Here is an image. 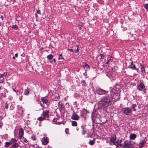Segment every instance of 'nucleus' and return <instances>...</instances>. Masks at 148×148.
Returning <instances> with one entry per match:
<instances>
[{"label":"nucleus","mask_w":148,"mask_h":148,"mask_svg":"<svg viewBox=\"0 0 148 148\" xmlns=\"http://www.w3.org/2000/svg\"><path fill=\"white\" fill-rule=\"evenodd\" d=\"M112 95L110 94L106 95L99 102V105L103 108H107L109 106L110 103L112 101Z\"/></svg>","instance_id":"1"},{"label":"nucleus","mask_w":148,"mask_h":148,"mask_svg":"<svg viewBox=\"0 0 148 148\" xmlns=\"http://www.w3.org/2000/svg\"><path fill=\"white\" fill-rule=\"evenodd\" d=\"M133 142L131 140H125L121 146H122V147H123L124 148H130L133 146Z\"/></svg>","instance_id":"2"},{"label":"nucleus","mask_w":148,"mask_h":148,"mask_svg":"<svg viewBox=\"0 0 148 148\" xmlns=\"http://www.w3.org/2000/svg\"><path fill=\"white\" fill-rule=\"evenodd\" d=\"M96 91L98 94L100 95L108 94V91L103 90L99 88H97Z\"/></svg>","instance_id":"3"},{"label":"nucleus","mask_w":148,"mask_h":148,"mask_svg":"<svg viewBox=\"0 0 148 148\" xmlns=\"http://www.w3.org/2000/svg\"><path fill=\"white\" fill-rule=\"evenodd\" d=\"M122 111L124 114L126 115H129L132 112V110L129 108L126 107L123 109Z\"/></svg>","instance_id":"4"},{"label":"nucleus","mask_w":148,"mask_h":148,"mask_svg":"<svg viewBox=\"0 0 148 148\" xmlns=\"http://www.w3.org/2000/svg\"><path fill=\"white\" fill-rule=\"evenodd\" d=\"M145 86L144 84L140 82L138 84L137 86V88L140 91H141L145 88Z\"/></svg>","instance_id":"5"},{"label":"nucleus","mask_w":148,"mask_h":148,"mask_svg":"<svg viewBox=\"0 0 148 148\" xmlns=\"http://www.w3.org/2000/svg\"><path fill=\"white\" fill-rule=\"evenodd\" d=\"M146 143V140L145 139L140 141L138 145L139 148H143L145 146Z\"/></svg>","instance_id":"6"},{"label":"nucleus","mask_w":148,"mask_h":148,"mask_svg":"<svg viewBox=\"0 0 148 148\" xmlns=\"http://www.w3.org/2000/svg\"><path fill=\"white\" fill-rule=\"evenodd\" d=\"M141 69V75L143 76H145L146 74V72L145 70V66L143 64H140Z\"/></svg>","instance_id":"7"},{"label":"nucleus","mask_w":148,"mask_h":148,"mask_svg":"<svg viewBox=\"0 0 148 148\" xmlns=\"http://www.w3.org/2000/svg\"><path fill=\"white\" fill-rule=\"evenodd\" d=\"M110 141L113 143V145H115L116 144V137L115 136H112L110 138Z\"/></svg>","instance_id":"8"},{"label":"nucleus","mask_w":148,"mask_h":148,"mask_svg":"<svg viewBox=\"0 0 148 148\" xmlns=\"http://www.w3.org/2000/svg\"><path fill=\"white\" fill-rule=\"evenodd\" d=\"M88 113V112L86 109H84L81 111L80 115L83 117L86 116V114Z\"/></svg>","instance_id":"9"},{"label":"nucleus","mask_w":148,"mask_h":148,"mask_svg":"<svg viewBox=\"0 0 148 148\" xmlns=\"http://www.w3.org/2000/svg\"><path fill=\"white\" fill-rule=\"evenodd\" d=\"M79 118V116L75 113H74L71 116V118L74 120H78Z\"/></svg>","instance_id":"10"},{"label":"nucleus","mask_w":148,"mask_h":148,"mask_svg":"<svg viewBox=\"0 0 148 148\" xmlns=\"http://www.w3.org/2000/svg\"><path fill=\"white\" fill-rule=\"evenodd\" d=\"M41 99L43 103H45L46 104L47 106H48V100L47 99L46 97H41Z\"/></svg>","instance_id":"11"},{"label":"nucleus","mask_w":148,"mask_h":148,"mask_svg":"<svg viewBox=\"0 0 148 148\" xmlns=\"http://www.w3.org/2000/svg\"><path fill=\"white\" fill-rule=\"evenodd\" d=\"M42 143L43 145H46L48 143V139L47 137H44L41 140Z\"/></svg>","instance_id":"12"},{"label":"nucleus","mask_w":148,"mask_h":148,"mask_svg":"<svg viewBox=\"0 0 148 148\" xmlns=\"http://www.w3.org/2000/svg\"><path fill=\"white\" fill-rule=\"evenodd\" d=\"M49 110H46L44 111L41 114V116H43L45 117H48L49 115Z\"/></svg>","instance_id":"13"},{"label":"nucleus","mask_w":148,"mask_h":148,"mask_svg":"<svg viewBox=\"0 0 148 148\" xmlns=\"http://www.w3.org/2000/svg\"><path fill=\"white\" fill-rule=\"evenodd\" d=\"M137 137V135L134 134H132L130 136V138L131 140H134L136 139Z\"/></svg>","instance_id":"14"},{"label":"nucleus","mask_w":148,"mask_h":148,"mask_svg":"<svg viewBox=\"0 0 148 148\" xmlns=\"http://www.w3.org/2000/svg\"><path fill=\"white\" fill-rule=\"evenodd\" d=\"M137 105L136 104H132L131 105V108L130 109L131 110H133L134 111L136 112V108L137 107Z\"/></svg>","instance_id":"15"},{"label":"nucleus","mask_w":148,"mask_h":148,"mask_svg":"<svg viewBox=\"0 0 148 148\" xmlns=\"http://www.w3.org/2000/svg\"><path fill=\"white\" fill-rule=\"evenodd\" d=\"M129 67L133 69H135L137 70H138V69L136 68L135 65L133 64V62H131V65L129 66Z\"/></svg>","instance_id":"16"},{"label":"nucleus","mask_w":148,"mask_h":148,"mask_svg":"<svg viewBox=\"0 0 148 148\" xmlns=\"http://www.w3.org/2000/svg\"><path fill=\"white\" fill-rule=\"evenodd\" d=\"M83 66L85 71H87L89 69V66L88 64H85L83 65Z\"/></svg>","instance_id":"17"},{"label":"nucleus","mask_w":148,"mask_h":148,"mask_svg":"<svg viewBox=\"0 0 148 148\" xmlns=\"http://www.w3.org/2000/svg\"><path fill=\"white\" fill-rule=\"evenodd\" d=\"M23 134V131L22 128L19 130V136L20 137H21Z\"/></svg>","instance_id":"18"},{"label":"nucleus","mask_w":148,"mask_h":148,"mask_svg":"<svg viewBox=\"0 0 148 148\" xmlns=\"http://www.w3.org/2000/svg\"><path fill=\"white\" fill-rule=\"evenodd\" d=\"M83 24L81 22H79L78 23V24L77 25V26L79 27V30H81L82 29V27H83Z\"/></svg>","instance_id":"19"},{"label":"nucleus","mask_w":148,"mask_h":148,"mask_svg":"<svg viewBox=\"0 0 148 148\" xmlns=\"http://www.w3.org/2000/svg\"><path fill=\"white\" fill-rule=\"evenodd\" d=\"M58 59L59 60H60V62H62L64 61V58L61 54L59 55Z\"/></svg>","instance_id":"20"},{"label":"nucleus","mask_w":148,"mask_h":148,"mask_svg":"<svg viewBox=\"0 0 148 148\" xmlns=\"http://www.w3.org/2000/svg\"><path fill=\"white\" fill-rule=\"evenodd\" d=\"M45 119V116H42L38 118L37 120L40 121H42L44 120Z\"/></svg>","instance_id":"21"},{"label":"nucleus","mask_w":148,"mask_h":148,"mask_svg":"<svg viewBox=\"0 0 148 148\" xmlns=\"http://www.w3.org/2000/svg\"><path fill=\"white\" fill-rule=\"evenodd\" d=\"M11 143L10 142H6L5 143V145L4 146L5 147H9V146L11 145Z\"/></svg>","instance_id":"22"},{"label":"nucleus","mask_w":148,"mask_h":148,"mask_svg":"<svg viewBox=\"0 0 148 148\" xmlns=\"http://www.w3.org/2000/svg\"><path fill=\"white\" fill-rule=\"evenodd\" d=\"M71 125L73 126H76L77 125V123L76 121H73L71 122Z\"/></svg>","instance_id":"23"},{"label":"nucleus","mask_w":148,"mask_h":148,"mask_svg":"<svg viewBox=\"0 0 148 148\" xmlns=\"http://www.w3.org/2000/svg\"><path fill=\"white\" fill-rule=\"evenodd\" d=\"M53 56L51 54L48 55L47 57L48 60H51L53 58Z\"/></svg>","instance_id":"24"},{"label":"nucleus","mask_w":148,"mask_h":148,"mask_svg":"<svg viewBox=\"0 0 148 148\" xmlns=\"http://www.w3.org/2000/svg\"><path fill=\"white\" fill-rule=\"evenodd\" d=\"M10 142L11 143V144H12L15 143H16L17 141L16 139L12 138Z\"/></svg>","instance_id":"25"},{"label":"nucleus","mask_w":148,"mask_h":148,"mask_svg":"<svg viewBox=\"0 0 148 148\" xmlns=\"http://www.w3.org/2000/svg\"><path fill=\"white\" fill-rule=\"evenodd\" d=\"M81 83L83 86H86V84L85 80H81Z\"/></svg>","instance_id":"26"},{"label":"nucleus","mask_w":148,"mask_h":148,"mask_svg":"<svg viewBox=\"0 0 148 148\" xmlns=\"http://www.w3.org/2000/svg\"><path fill=\"white\" fill-rule=\"evenodd\" d=\"M95 143V141L94 140H90V141L89 142V143L90 145H93Z\"/></svg>","instance_id":"27"},{"label":"nucleus","mask_w":148,"mask_h":148,"mask_svg":"<svg viewBox=\"0 0 148 148\" xmlns=\"http://www.w3.org/2000/svg\"><path fill=\"white\" fill-rule=\"evenodd\" d=\"M107 60H108V62H112L113 60V58L110 56L108 58Z\"/></svg>","instance_id":"28"},{"label":"nucleus","mask_w":148,"mask_h":148,"mask_svg":"<svg viewBox=\"0 0 148 148\" xmlns=\"http://www.w3.org/2000/svg\"><path fill=\"white\" fill-rule=\"evenodd\" d=\"M12 27L15 30H17L18 28V26L16 25H13Z\"/></svg>","instance_id":"29"},{"label":"nucleus","mask_w":148,"mask_h":148,"mask_svg":"<svg viewBox=\"0 0 148 148\" xmlns=\"http://www.w3.org/2000/svg\"><path fill=\"white\" fill-rule=\"evenodd\" d=\"M18 144L16 143L14 144H13L12 146V148H15L16 147H18Z\"/></svg>","instance_id":"30"},{"label":"nucleus","mask_w":148,"mask_h":148,"mask_svg":"<svg viewBox=\"0 0 148 148\" xmlns=\"http://www.w3.org/2000/svg\"><path fill=\"white\" fill-rule=\"evenodd\" d=\"M144 7L146 9H148V4L145 3L144 4Z\"/></svg>","instance_id":"31"},{"label":"nucleus","mask_w":148,"mask_h":148,"mask_svg":"<svg viewBox=\"0 0 148 148\" xmlns=\"http://www.w3.org/2000/svg\"><path fill=\"white\" fill-rule=\"evenodd\" d=\"M56 59H53L52 61H50L49 62L51 64H53V63H55L56 62Z\"/></svg>","instance_id":"32"},{"label":"nucleus","mask_w":148,"mask_h":148,"mask_svg":"<svg viewBox=\"0 0 148 148\" xmlns=\"http://www.w3.org/2000/svg\"><path fill=\"white\" fill-rule=\"evenodd\" d=\"M115 95H116V96H117V97L115 100L116 101H117L119 99V94L117 93L116 95V94H115Z\"/></svg>","instance_id":"33"},{"label":"nucleus","mask_w":148,"mask_h":148,"mask_svg":"<svg viewBox=\"0 0 148 148\" xmlns=\"http://www.w3.org/2000/svg\"><path fill=\"white\" fill-rule=\"evenodd\" d=\"M31 138L33 140H36V138H35V136L34 135H32V136L31 137Z\"/></svg>","instance_id":"34"},{"label":"nucleus","mask_w":148,"mask_h":148,"mask_svg":"<svg viewBox=\"0 0 148 148\" xmlns=\"http://www.w3.org/2000/svg\"><path fill=\"white\" fill-rule=\"evenodd\" d=\"M76 46L77 47L76 50L75 51L76 52H77L78 53V52H79V47H78V45H76Z\"/></svg>","instance_id":"35"},{"label":"nucleus","mask_w":148,"mask_h":148,"mask_svg":"<svg viewBox=\"0 0 148 148\" xmlns=\"http://www.w3.org/2000/svg\"><path fill=\"white\" fill-rule=\"evenodd\" d=\"M69 130L68 128H66L65 130V132L66 134H69Z\"/></svg>","instance_id":"36"},{"label":"nucleus","mask_w":148,"mask_h":148,"mask_svg":"<svg viewBox=\"0 0 148 148\" xmlns=\"http://www.w3.org/2000/svg\"><path fill=\"white\" fill-rule=\"evenodd\" d=\"M25 92L24 93V94H25V95H28V90L27 89H25Z\"/></svg>","instance_id":"37"},{"label":"nucleus","mask_w":148,"mask_h":148,"mask_svg":"<svg viewBox=\"0 0 148 148\" xmlns=\"http://www.w3.org/2000/svg\"><path fill=\"white\" fill-rule=\"evenodd\" d=\"M67 50L70 51L71 52H73V51H75V50H73V49H71L68 48L67 49Z\"/></svg>","instance_id":"38"},{"label":"nucleus","mask_w":148,"mask_h":148,"mask_svg":"<svg viewBox=\"0 0 148 148\" xmlns=\"http://www.w3.org/2000/svg\"><path fill=\"white\" fill-rule=\"evenodd\" d=\"M8 105H7V103H5L4 105L5 108L6 109H8Z\"/></svg>","instance_id":"39"},{"label":"nucleus","mask_w":148,"mask_h":148,"mask_svg":"<svg viewBox=\"0 0 148 148\" xmlns=\"http://www.w3.org/2000/svg\"><path fill=\"white\" fill-rule=\"evenodd\" d=\"M0 81H1V83H3L4 82V78L3 77L1 78Z\"/></svg>","instance_id":"40"},{"label":"nucleus","mask_w":148,"mask_h":148,"mask_svg":"<svg viewBox=\"0 0 148 148\" xmlns=\"http://www.w3.org/2000/svg\"><path fill=\"white\" fill-rule=\"evenodd\" d=\"M99 56H101L100 58H103L104 57V56L103 55H102L101 54H100Z\"/></svg>","instance_id":"41"},{"label":"nucleus","mask_w":148,"mask_h":148,"mask_svg":"<svg viewBox=\"0 0 148 148\" xmlns=\"http://www.w3.org/2000/svg\"><path fill=\"white\" fill-rule=\"evenodd\" d=\"M86 133V131L84 130V129H83V130H82V133L83 134H84Z\"/></svg>","instance_id":"42"},{"label":"nucleus","mask_w":148,"mask_h":148,"mask_svg":"<svg viewBox=\"0 0 148 148\" xmlns=\"http://www.w3.org/2000/svg\"><path fill=\"white\" fill-rule=\"evenodd\" d=\"M37 14H39L40 15L41 14V12H40V10H37Z\"/></svg>","instance_id":"43"},{"label":"nucleus","mask_w":148,"mask_h":148,"mask_svg":"<svg viewBox=\"0 0 148 148\" xmlns=\"http://www.w3.org/2000/svg\"><path fill=\"white\" fill-rule=\"evenodd\" d=\"M95 116V114L94 113H92V118H94V117Z\"/></svg>","instance_id":"44"},{"label":"nucleus","mask_w":148,"mask_h":148,"mask_svg":"<svg viewBox=\"0 0 148 148\" xmlns=\"http://www.w3.org/2000/svg\"><path fill=\"white\" fill-rule=\"evenodd\" d=\"M1 18L2 20H3V17L1 15H0V19Z\"/></svg>","instance_id":"45"},{"label":"nucleus","mask_w":148,"mask_h":148,"mask_svg":"<svg viewBox=\"0 0 148 148\" xmlns=\"http://www.w3.org/2000/svg\"><path fill=\"white\" fill-rule=\"evenodd\" d=\"M23 141L26 143H27V142H28V141L25 138L24 139V140H23Z\"/></svg>","instance_id":"46"},{"label":"nucleus","mask_w":148,"mask_h":148,"mask_svg":"<svg viewBox=\"0 0 148 148\" xmlns=\"http://www.w3.org/2000/svg\"><path fill=\"white\" fill-rule=\"evenodd\" d=\"M4 76H5L7 75V73L6 72H5L4 73Z\"/></svg>","instance_id":"47"},{"label":"nucleus","mask_w":148,"mask_h":148,"mask_svg":"<svg viewBox=\"0 0 148 148\" xmlns=\"http://www.w3.org/2000/svg\"><path fill=\"white\" fill-rule=\"evenodd\" d=\"M18 56V53H16L15 54V56L16 57H17Z\"/></svg>","instance_id":"48"},{"label":"nucleus","mask_w":148,"mask_h":148,"mask_svg":"<svg viewBox=\"0 0 148 148\" xmlns=\"http://www.w3.org/2000/svg\"><path fill=\"white\" fill-rule=\"evenodd\" d=\"M5 103H7V105H8L10 104V103L8 101H7Z\"/></svg>","instance_id":"49"},{"label":"nucleus","mask_w":148,"mask_h":148,"mask_svg":"<svg viewBox=\"0 0 148 148\" xmlns=\"http://www.w3.org/2000/svg\"><path fill=\"white\" fill-rule=\"evenodd\" d=\"M3 89V87L2 86H0V89L2 90Z\"/></svg>","instance_id":"50"},{"label":"nucleus","mask_w":148,"mask_h":148,"mask_svg":"<svg viewBox=\"0 0 148 148\" xmlns=\"http://www.w3.org/2000/svg\"><path fill=\"white\" fill-rule=\"evenodd\" d=\"M132 84L134 85V86H136V84L135 83H134Z\"/></svg>","instance_id":"51"},{"label":"nucleus","mask_w":148,"mask_h":148,"mask_svg":"<svg viewBox=\"0 0 148 148\" xmlns=\"http://www.w3.org/2000/svg\"><path fill=\"white\" fill-rule=\"evenodd\" d=\"M130 148H135L134 145L132 146V147H130Z\"/></svg>","instance_id":"52"},{"label":"nucleus","mask_w":148,"mask_h":148,"mask_svg":"<svg viewBox=\"0 0 148 148\" xmlns=\"http://www.w3.org/2000/svg\"><path fill=\"white\" fill-rule=\"evenodd\" d=\"M22 97H23V96H21V98H20V100L21 101H22Z\"/></svg>","instance_id":"53"},{"label":"nucleus","mask_w":148,"mask_h":148,"mask_svg":"<svg viewBox=\"0 0 148 148\" xmlns=\"http://www.w3.org/2000/svg\"><path fill=\"white\" fill-rule=\"evenodd\" d=\"M2 77H2V75H1V74H0V78H1Z\"/></svg>","instance_id":"54"},{"label":"nucleus","mask_w":148,"mask_h":148,"mask_svg":"<svg viewBox=\"0 0 148 148\" xmlns=\"http://www.w3.org/2000/svg\"><path fill=\"white\" fill-rule=\"evenodd\" d=\"M110 62H108V61L106 63V64H108V63Z\"/></svg>","instance_id":"55"},{"label":"nucleus","mask_w":148,"mask_h":148,"mask_svg":"<svg viewBox=\"0 0 148 148\" xmlns=\"http://www.w3.org/2000/svg\"><path fill=\"white\" fill-rule=\"evenodd\" d=\"M1 75H2V77H3V76H4V73L3 74H1Z\"/></svg>","instance_id":"56"},{"label":"nucleus","mask_w":148,"mask_h":148,"mask_svg":"<svg viewBox=\"0 0 148 148\" xmlns=\"http://www.w3.org/2000/svg\"><path fill=\"white\" fill-rule=\"evenodd\" d=\"M13 59H15V57L14 56H13Z\"/></svg>","instance_id":"57"},{"label":"nucleus","mask_w":148,"mask_h":148,"mask_svg":"<svg viewBox=\"0 0 148 148\" xmlns=\"http://www.w3.org/2000/svg\"><path fill=\"white\" fill-rule=\"evenodd\" d=\"M35 16H36V17H37L38 16L36 14H35Z\"/></svg>","instance_id":"58"},{"label":"nucleus","mask_w":148,"mask_h":148,"mask_svg":"<svg viewBox=\"0 0 148 148\" xmlns=\"http://www.w3.org/2000/svg\"><path fill=\"white\" fill-rule=\"evenodd\" d=\"M76 130L77 131H78V130H79V129H78L77 127V128H76Z\"/></svg>","instance_id":"59"},{"label":"nucleus","mask_w":148,"mask_h":148,"mask_svg":"<svg viewBox=\"0 0 148 148\" xmlns=\"http://www.w3.org/2000/svg\"><path fill=\"white\" fill-rule=\"evenodd\" d=\"M43 47H42L41 48V50H42V49H43Z\"/></svg>","instance_id":"60"},{"label":"nucleus","mask_w":148,"mask_h":148,"mask_svg":"<svg viewBox=\"0 0 148 148\" xmlns=\"http://www.w3.org/2000/svg\"><path fill=\"white\" fill-rule=\"evenodd\" d=\"M28 33H31V31H28Z\"/></svg>","instance_id":"61"},{"label":"nucleus","mask_w":148,"mask_h":148,"mask_svg":"<svg viewBox=\"0 0 148 148\" xmlns=\"http://www.w3.org/2000/svg\"><path fill=\"white\" fill-rule=\"evenodd\" d=\"M40 105L41 106H42V105L41 103H40Z\"/></svg>","instance_id":"62"},{"label":"nucleus","mask_w":148,"mask_h":148,"mask_svg":"<svg viewBox=\"0 0 148 148\" xmlns=\"http://www.w3.org/2000/svg\"><path fill=\"white\" fill-rule=\"evenodd\" d=\"M55 119H53V121L54 122V121Z\"/></svg>","instance_id":"63"},{"label":"nucleus","mask_w":148,"mask_h":148,"mask_svg":"<svg viewBox=\"0 0 148 148\" xmlns=\"http://www.w3.org/2000/svg\"><path fill=\"white\" fill-rule=\"evenodd\" d=\"M1 127V125L0 124V128Z\"/></svg>","instance_id":"64"}]
</instances>
